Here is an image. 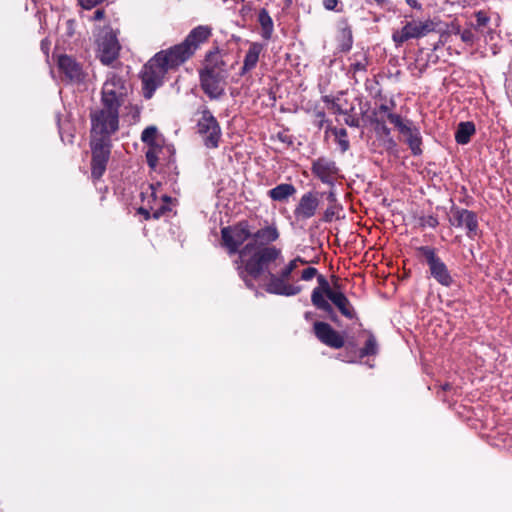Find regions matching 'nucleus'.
<instances>
[{"label":"nucleus","instance_id":"9b49d317","mask_svg":"<svg viewBox=\"0 0 512 512\" xmlns=\"http://www.w3.org/2000/svg\"><path fill=\"white\" fill-rule=\"evenodd\" d=\"M226 73H214L208 70L200 71V84L204 93L212 100L219 99L225 94Z\"/></svg>","mask_w":512,"mask_h":512},{"label":"nucleus","instance_id":"7c9ffc66","mask_svg":"<svg viewBox=\"0 0 512 512\" xmlns=\"http://www.w3.org/2000/svg\"><path fill=\"white\" fill-rule=\"evenodd\" d=\"M332 133L335 136V141L339 145L341 152H346L350 147L346 129L334 128L332 129Z\"/></svg>","mask_w":512,"mask_h":512},{"label":"nucleus","instance_id":"c03bdc74","mask_svg":"<svg viewBox=\"0 0 512 512\" xmlns=\"http://www.w3.org/2000/svg\"><path fill=\"white\" fill-rule=\"evenodd\" d=\"M352 67H353V70H354L355 72H357V71H364V70H365V65H364V64H362L361 62H356V63H354V64L352 65Z\"/></svg>","mask_w":512,"mask_h":512},{"label":"nucleus","instance_id":"393cba45","mask_svg":"<svg viewBox=\"0 0 512 512\" xmlns=\"http://www.w3.org/2000/svg\"><path fill=\"white\" fill-rule=\"evenodd\" d=\"M401 134H403L406 137V142L408 143L409 148L411 149L414 155H419L422 153V138L420 131L417 127H415L411 123L407 128H405L401 132Z\"/></svg>","mask_w":512,"mask_h":512},{"label":"nucleus","instance_id":"a19ab883","mask_svg":"<svg viewBox=\"0 0 512 512\" xmlns=\"http://www.w3.org/2000/svg\"><path fill=\"white\" fill-rule=\"evenodd\" d=\"M338 4V0H323L324 8L329 11L337 10Z\"/></svg>","mask_w":512,"mask_h":512},{"label":"nucleus","instance_id":"ddd939ff","mask_svg":"<svg viewBox=\"0 0 512 512\" xmlns=\"http://www.w3.org/2000/svg\"><path fill=\"white\" fill-rule=\"evenodd\" d=\"M141 140L148 145V150L146 152L147 163L152 169H154L157 166L160 154L162 153V144L164 140L158 133L155 126L145 128L141 134Z\"/></svg>","mask_w":512,"mask_h":512},{"label":"nucleus","instance_id":"9d476101","mask_svg":"<svg viewBox=\"0 0 512 512\" xmlns=\"http://www.w3.org/2000/svg\"><path fill=\"white\" fill-rule=\"evenodd\" d=\"M418 251L425 257L431 276L445 287L451 286L453 278L446 264L436 255L435 249L429 246H421Z\"/></svg>","mask_w":512,"mask_h":512},{"label":"nucleus","instance_id":"423d86ee","mask_svg":"<svg viewBox=\"0 0 512 512\" xmlns=\"http://www.w3.org/2000/svg\"><path fill=\"white\" fill-rule=\"evenodd\" d=\"M96 56L104 65L111 64L119 55L120 44L115 32L104 27L96 34Z\"/></svg>","mask_w":512,"mask_h":512},{"label":"nucleus","instance_id":"b1692460","mask_svg":"<svg viewBox=\"0 0 512 512\" xmlns=\"http://www.w3.org/2000/svg\"><path fill=\"white\" fill-rule=\"evenodd\" d=\"M476 24L472 25L473 29L479 32L486 42L494 39L495 31L488 27L490 23V17L482 10L475 13Z\"/></svg>","mask_w":512,"mask_h":512},{"label":"nucleus","instance_id":"dca6fc26","mask_svg":"<svg viewBox=\"0 0 512 512\" xmlns=\"http://www.w3.org/2000/svg\"><path fill=\"white\" fill-rule=\"evenodd\" d=\"M281 275H275L269 272V281L266 284V291L271 294L294 296L301 292V286L293 285L287 282Z\"/></svg>","mask_w":512,"mask_h":512},{"label":"nucleus","instance_id":"09e8293b","mask_svg":"<svg viewBox=\"0 0 512 512\" xmlns=\"http://www.w3.org/2000/svg\"><path fill=\"white\" fill-rule=\"evenodd\" d=\"M41 46H42V49L43 50H47L48 49V43H47V40H43L41 42Z\"/></svg>","mask_w":512,"mask_h":512},{"label":"nucleus","instance_id":"5701e85b","mask_svg":"<svg viewBox=\"0 0 512 512\" xmlns=\"http://www.w3.org/2000/svg\"><path fill=\"white\" fill-rule=\"evenodd\" d=\"M264 46L258 42H252L245 54L243 66L241 68V75L254 69L259 61L260 54L262 53Z\"/></svg>","mask_w":512,"mask_h":512},{"label":"nucleus","instance_id":"c9c22d12","mask_svg":"<svg viewBox=\"0 0 512 512\" xmlns=\"http://www.w3.org/2000/svg\"><path fill=\"white\" fill-rule=\"evenodd\" d=\"M460 38L468 45H473L477 41L475 33L470 28L463 30V32L460 33Z\"/></svg>","mask_w":512,"mask_h":512},{"label":"nucleus","instance_id":"e433bc0d","mask_svg":"<svg viewBox=\"0 0 512 512\" xmlns=\"http://www.w3.org/2000/svg\"><path fill=\"white\" fill-rule=\"evenodd\" d=\"M419 222L422 227H429V228H436L439 224L438 219L432 215L422 216L419 219Z\"/></svg>","mask_w":512,"mask_h":512},{"label":"nucleus","instance_id":"6ab92c4d","mask_svg":"<svg viewBox=\"0 0 512 512\" xmlns=\"http://www.w3.org/2000/svg\"><path fill=\"white\" fill-rule=\"evenodd\" d=\"M312 172L323 183L333 186L338 169L334 161L327 158H318L312 164Z\"/></svg>","mask_w":512,"mask_h":512},{"label":"nucleus","instance_id":"c756f323","mask_svg":"<svg viewBox=\"0 0 512 512\" xmlns=\"http://www.w3.org/2000/svg\"><path fill=\"white\" fill-rule=\"evenodd\" d=\"M340 357L339 359L342 362L346 363H360V364H366L370 368L373 367V364L371 363L370 357L374 354H338Z\"/></svg>","mask_w":512,"mask_h":512},{"label":"nucleus","instance_id":"412c9836","mask_svg":"<svg viewBox=\"0 0 512 512\" xmlns=\"http://www.w3.org/2000/svg\"><path fill=\"white\" fill-rule=\"evenodd\" d=\"M58 67L61 72L64 73L65 76L73 82H80L84 78L82 67L70 56H59Z\"/></svg>","mask_w":512,"mask_h":512},{"label":"nucleus","instance_id":"cd10ccee","mask_svg":"<svg viewBox=\"0 0 512 512\" xmlns=\"http://www.w3.org/2000/svg\"><path fill=\"white\" fill-rule=\"evenodd\" d=\"M475 133V125L472 122H461L456 130L455 139L458 144L465 145Z\"/></svg>","mask_w":512,"mask_h":512},{"label":"nucleus","instance_id":"a878e982","mask_svg":"<svg viewBox=\"0 0 512 512\" xmlns=\"http://www.w3.org/2000/svg\"><path fill=\"white\" fill-rule=\"evenodd\" d=\"M296 193V188L289 183H282L268 191L269 197L274 201L283 202Z\"/></svg>","mask_w":512,"mask_h":512},{"label":"nucleus","instance_id":"a18cd8bd","mask_svg":"<svg viewBox=\"0 0 512 512\" xmlns=\"http://www.w3.org/2000/svg\"><path fill=\"white\" fill-rule=\"evenodd\" d=\"M104 17V11L101 9H98L95 11L93 19L94 20H101Z\"/></svg>","mask_w":512,"mask_h":512},{"label":"nucleus","instance_id":"8fccbe9b","mask_svg":"<svg viewBox=\"0 0 512 512\" xmlns=\"http://www.w3.org/2000/svg\"><path fill=\"white\" fill-rule=\"evenodd\" d=\"M140 212L144 213V214H145V216H146V218H148V217H149V211L144 210V209H140Z\"/></svg>","mask_w":512,"mask_h":512},{"label":"nucleus","instance_id":"4be33fe9","mask_svg":"<svg viewBox=\"0 0 512 512\" xmlns=\"http://www.w3.org/2000/svg\"><path fill=\"white\" fill-rule=\"evenodd\" d=\"M211 34V27L207 25H199L189 32L184 42L189 48H192V52L195 53L199 46L209 39Z\"/></svg>","mask_w":512,"mask_h":512},{"label":"nucleus","instance_id":"2f4dec72","mask_svg":"<svg viewBox=\"0 0 512 512\" xmlns=\"http://www.w3.org/2000/svg\"><path fill=\"white\" fill-rule=\"evenodd\" d=\"M362 335L365 338V343L361 352H375L378 349L375 336L370 331H363Z\"/></svg>","mask_w":512,"mask_h":512},{"label":"nucleus","instance_id":"37998d69","mask_svg":"<svg viewBox=\"0 0 512 512\" xmlns=\"http://www.w3.org/2000/svg\"><path fill=\"white\" fill-rule=\"evenodd\" d=\"M406 3L414 9H417V10L422 9L421 4L417 0H406Z\"/></svg>","mask_w":512,"mask_h":512},{"label":"nucleus","instance_id":"de8ad7c7","mask_svg":"<svg viewBox=\"0 0 512 512\" xmlns=\"http://www.w3.org/2000/svg\"><path fill=\"white\" fill-rule=\"evenodd\" d=\"M452 32L455 34V35H459L460 36V33L463 32V30H461V27L459 25H456V26H453V30Z\"/></svg>","mask_w":512,"mask_h":512},{"label":"nucleus","instance_id":"473e14b6","mask_svg":"<svg viewBox=\"0 0 512 512\" xmlns=\"http://www.w3.org/2000/svg\"><path fill=\"white\" fill-rule=\"evenodd\" d=\"M300 264H305V261L300 257L291 260L283 269H281L279 275L289 280L292 272L297 269Z\"/></svg>","mask_w":512,"mask_h":512},{"label":"nucleus","instance_id":"1a4fd4ad","mask_svg":"<svg viewBox=\"0 0 512 512\" xmlns=\"http://www.w3.org/2000/svg\"><path fill=\"white\" fill-rule=\"evenodd\" d=\"M197 127L204 145L207 148H217L222 135L221 128L216 118L208 109L202 110Z\"/></svg>","mask_w":512,"mask_h":512},{"label":"nucleus","instance_id":"7ed1b4c3","mask_svg":"<svg viewBox=\"0 0 512 512\" xmlns=\"http://www.w3.org/2000/svg\"><path fill=\"white\" fill-rule=\"evenodd\" d=\"M91 139L110 140L119 128V108L104 107L91 114Z\"/></svg>","mask_w":512,"mask_h":512},{"label":"nucleus","instance_id":"bb28decb","mask_svg":"<svg viewBox=\"0 0 512 512\" xmlns=\"http://www.w3.org/2000/svg\"><path fill=\"white\" fill-rule=\"evenodd\" d=\"M223 66L224 62L222 60V56L218 50H215L207 53L204 68L202 70H208L214 73L225 72Z\"/></svg>","mask_w":512,"mask_h":512},{"label":"nucleus","instance_id":"4c0bfd02","mask_svg":"<svg viewBox=\"0 0 512 512\" xmlns=\"http://www.w3.org/2000/svg\"><path fill=\"white\" fill-rule=\"evenodd\" d=\"M374 123H375V130L377 133L383 134L385 136L390 135V129L385 125V123L382 120L376 118L374 120Z\"/></svg>","mask_w":512,"mask_h":512},{"label":"nucleus","instance_id":"f8f14e48","mask_svg":"<svg viewBox=\"0 0 512 512\" xmlns=\"http://www.w3.org/2000/svg\"><path fill=\"white\" fill-rule=\"evenodd\" d=\"M110 140L97 141L91 139L92 150V177L99 179L106 170L107 162L110 155Z\"/></svg>","mask_w":512,"mask_h":512},{"label":"nucleus","instance_id":"79ce46f5","mask_svg":"<svg viewBox=\"0 0 512 512\" xmlns=\"http://www.w3.org/2000/svg\"><path fill=\"white\" fill-rule=\"evenodd\" d=\"M327 201H328V204H333V203H338L337 202V198H336V194L334 192L333 189H331L328 193H327V197H326Z\"/></svg>","mask_w":512,"mask_h":512},{"label":"nucleus","instance_id":"2eb2a0df","mask_svg":"<svg viewBox=\"0 0 512 512\" xmlns=\"http://www.w3.org/2000/svg\"><path fill=\"white\" fill-rule=\"evenodd\" d=\"M319 199L313 192L303 194L294 209V216L298 221L312 218L318 209Z\"/></svg>","mask_w":512,"mask_h":512},{"label":"nucleus","instance_id":"f257e3e1","mask_svg":"<svg viewBox=\"0 0 512 512\" xmlns=\"http://www.w3.org/2000/svg\"><path fill=\"white\" fill-rule=\"evenodd\" d=\"M252 239L239 252L236 269L248 288H254L253 280L259 279L273 264L282 263L280 249L262 246L276 241L279 232L275 225H268L252 234Z\"/></svg>","mask_w":512,"mask_h":512},{"label":"nucleus","instance_id":"58836bf2","mask_svg":"<svg viewBox=\"0 0 512 512\" xmlns=\"http://www.w3.org/2000/svg\"><path fill=\"white\" fill-rule=\"evenodd\" d=\"M317 274H318V271L316 268L308 267L302 271L301 279L304 281H309V280L313 279L315 276L318 277L319 275H317Z\"/></svg>","mask_w":512,"mask_h":512},{"label":"nucleus","instance_id":"f03ea898","mask_svg":"<svg viewBox=\"0 0 512 512\" xmlns=\"http://www.w3.org/2000/svg\"><path fill=\"white\" fill-rule=\"evenodd\" d=\"M325 296L339 309L345 317L352 319L355 317V311L348 298L338 289L337 284L332 288L323 275L318 276V286L315 287L311 294L312 304L325 312L332 311L330 303Z\"/></svg>","mask_w":512,"mask_h":512},{"label":"nucleus","instance_id":"6e6552de","mask_svg":"<svg viewBox=\"0 0 512 512\" xmlns=\"http://www.w3.org/2000/svg\"><path fill=\"white\" fill-rule=\"evenodd\" d=\"M222 242L229 254L240 252L247 242L252 239L247 222H240L237 225L225 227L221 230Z\"/></svg>","mask_w":512,"mask_h":512},{"label":"nucleus","instance_id":"49530a36","mask_svg":"<svg viewBox=\"0 0 512 512\" xmlns=\"http://www.w3.org/2000/svg\"><path fill=\"white\" fill-rule=\"evenodd\" d=\"M378 112L383 113L385 115H388V113H391L389 111V107L387 105H385V104H382V105L379 106Z\"/></svg>","mask_w":512,"mask_h":512},{"label":"nucleus","instance_id":"ea45409f","mask_svg":"<svg viewBox=\"0 0 512 512\" xmlns=\"http://www.w3.org/2000/svg\"><path fill=\"white\" fill-rule=\"evenodd\" d=\"M104 0H79V3L82 8L86 10H90L97 6L98 4L102 3Z\"/></svg>","mask_w":512,"mask_h":512},{"label":"nucleus","instance_id":"4468645a","mask_svg":"<svg viewBox=\"0 0 512 512\" xmlns=\"http://www.w3.org/2000/svg\"><path fill=\"white\" fill-rule=\"evenodd\" d=\"M449 222L454 227L466 229V234L470 238H474L478 234L477 216L473 211L452 208Z\"/></svg>","mask_w":512,"mask_h":512},{"label":"nucleus","instance_id":"f3484780","mask_svg":"<svg viewBox=\"0 0 512 512\" xmlns=\"http://www.w3.org/2000/svg\"><path fill=\"white\" fill-rule=\"evenodd\" d=\"M161 188L160 183L151 184L148 188L149 192L142 193L143 197L152 199V202L148 200L150 209L153 211V217L159 218L166 210H168L167 204L171 201V198L166 194H159Z\"/></svg>","mask_w":512,"mask_h":512},{"label":"nucleus","instance_id":"f704fd0d","mask_svg":"<svg viewBox=\"0 0 512 512\" xmlns=\"http://www.w3.org/2000/svg\"><path fill=\"white\" fill-rule=\"evenodd\" d=\"M387 118L398 128L400 133L411 124L410 121H404L398 114L388 113Z\"/></svg>","mask_w":512,"mask_h":512},{"label":"nucleus","instance_id":"a211bd4d","mask_svg":"<svg viewBox=\"0 0 512 512\" xmlns=\"http://www.w3.org/2000/svg\"><path fill=\"white\" fill-rule=\"evenodd\" d=\"M314 332L324 344L334 349H340L344 344L343 337L325 322H315Z\"/></svg>","mask_w":512,"mask_h":512},{"label":"nucleus","instance_id":"aec40b11","mask_svg":"<svg viewBox=\"0 0 512 512\" xmlns=\"http://www.w3.org/2000/svg\"><path fill=\"white\" fill-rule=\"evenodd\" d=\"M159 53L164 54L163 58H165V61L171 69L178 67L194 54L192 52V48H189L184 41L168 50L160 51Z\"/></svg>","mask_w":512,"mask_h":512},{"label":"nucleus","instance_id":"20e7f679","mask_svg":"<svg viewBox=\"0 0 512 512\" xmlns=\"http://www.w3.org/2000/svg\"><path fill=\"white\" fill-rule=\"evenodd\" d=\"M129 90L130 87L124 77L110 72L102 87V106L119 108L124 103Z\"/></svg>","mask_w":512,"mask_h":512},{"label":"nucleus","instance_id":"72a5a7b5","mask_svg":"<svg viewBox=\"0 0 512 512\" xmlns=\"http://www.w3.org/2000/svg\"><path fill=\"white\" fill-rule=\"evenodd\" d=\"M341 210L342 207L339 203L328 204L324 213V220L329 222L335 217L338 218Z\"/></svg>","mask_w":512,"mask_h":512},{"label":"nucleus","instance_id":"39448f33","mask_svg":"<svg viewBox=\"0 0 512 512\" xmlns=\"http://www.w3.org/2000/svg\"><path fill=\"white\" fill-rule=\"evenodd\" d=\"M163 56V53H157L145 64L142 70V82L146 98L152 96L156 88L162 84L167 71L171 69Z\"/></svg>","mask_w":512,"mask_h":512},{"label":"nucleus","instance_id":"c85d7f7f","mask_svg":"<svg viewBox=\"0 0 512 512\" xmlns=\"http://www.w3.org/2000/svg\"><path fill=\"white\" fill-rule=\"evenodd\" d=\"M258 21L261 26V36L264 39L269 40L273 34L274 25L273 20L266 9L260 10L258 14Z\"/></svg>","mask_w":512,"mask_h":512},{"label":"nucleus","instance_id":"0eeeda50","mask_svg":"<svg viewBox=\"0 0 512 512\" xmlns=\"http://www.w3.org/2000/svg\"><path fill=\"white\" fill-rule=\"evenodd\" d=\"M436 25L433 20H416L412 19L407 21L404 26L393 32L392 39L396 46L402 45L410 39H418L425 37L429 33L435 31Z\"/></svg>","mask_w":512,"mask_h":512}]
</instances>
